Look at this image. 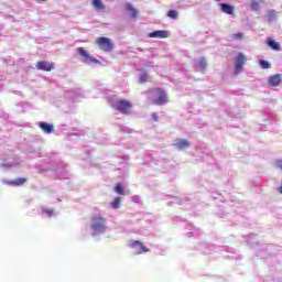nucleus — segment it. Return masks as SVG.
<instances>
[{
	"mask_svg": "<svg viewBox=\"0 0 282 282\" xmlns=\"http://www.w3.org/2000/svg\"><path fill=\"white\" fill-rule=\"evenodd\" d=\"M22 164L21 160L17 156L7 158L2 161V169L4 171H12V169H19V166Z\"/></svg>",
	"mask_w": 282,
	"mask_h": 282,
	"instance_id": "5",
	"label": "nucleus"
},
{
	"mask_svg": "<svg viewBox=\"0 0 282 282\" xmlns=\"http://www.w3.org/2000/svg\"><path fill=\"white\" fill-rule=\"evenodd\" d=\"M113 109H117V111H120V113H129V109H131V101L121 99L118 101H115L112 104Z\"/></svg>",
	"mask_w": 282,
	"mask_h": 282,
	"instance_id": "7",
	"label": "nucleus"
},
{
	"mask_svg": "<svg viewBox=\"0 0 282 282\" xmlns=\"http://www.w3.org/2000/svg\"><path fill=\"white\" fill-rule=\"evenodd\" d=\"M126 10L130 13L131 19H135L138 17V10L133 8V4L130 2L126 3Z\"/></svg>",
	"mask_w": 282,
	"mask_h": 282,
	"instance_id": "21",
	"label": "nucleus"
},
{
	"mask_svg": "<svg viewBox=\"0 0 282 282\" xmlns=\"http://www.w3.org/2000/svg\"><path fill=\"white\" fill-rule=\"evenodd\" d=\"M186 202H191V199L188 197H173L171 204L182 206V204H186Z\"/></svg>",
	"mask_w": 282,
	"mask_h": 282,
	"instance_id": "22",
	"label": "nucleus"
},
{
	"mask_svg": "<svg viewBox=\"0 0 282 282\" xmlns=\"http://www.w3.org/2000/svg\"><path fill=\"white\" fill-rule=\"evenodd\" d=\"M139 52H142V48H139Z\"/></svg>",
	"mask_w": 282,
	"mask_h": 282,
	"instance_id": "41",
	"label": "nucleus"
},
{
	"mask_svg": "<svg viewBox=\"0 0 282 282\" xmlns=\"http://www.w3.org/2000/svg\"><path fill=\"white\" fill-rule=\"evenodd\" d=\"M173 147L178 151H184V149H188V147H191V142L186 139H176Z\"/></svg>",
	"mask_w": 282,
	"mask_h": 282,
	"instance_id": "12",
	"label": "nucleus"
},
{
	"mask_svg": "<svg viewBox=\"0 0 282 282\" xmlns=\"http://www.w3.org/2000/svg\"><path fill=\"white\" fill-rule=\"evenodd\" d=\"M274 166H275V169H279L280 171H282V159L275 160Z\"/></svg>",
	"mask_w": 282,
	"mask_h": 282,
	"instance_id": "32",
	"label": "nucleus"
},
{
	"mask_svg": "<svg viewBox=\"0 0 282 282\" xmlns=\"http://www.w3.org/2000/svg\"><path fill=\"white\" fill-rule=\"evenodd\" d=\"M259 65H260L261 69H270V67H272V64H270V62H268L265 59H260Z\"/></svg>",
	"mask_w": 282,
	"mask_h": 282,
	"instance_id": "25",
	"label": "nucleus"
},
{
	"mask_svg": "<svg viewBox=\"0 0 282 282\" xmlns=\"http://www.w3.org/2000/svg\"><path fill=\"white\" fill-rule=\"evenodd\" d=\"M149 98L153 105H166L169 100L166 99V91L161 88H153L149 91Z\"/></svg>",
	"mask_w": 282,
	"mask_h": 282,
	"instance_id": "1",
	"label": "nucleus"
},
{
	"mask_svg": "<svg viewBox=\"0 0 282 282\" xmlns=\"http://www.w3.org/2000/svg\"><path fill=\"white\" fill-rule=\"evenodd\" d=\"M281 82H282V75L276 74L269 77L268 85L269 87H279V85H281Z\"/></svg>",
	"mask_w": 282,
	"mask_h": 282,
	"instance_id": "14",
	"label": "nucleus"
},
{
	"mask_svg": "<svg viewBox=\"0 0 282 282\" xmlns=\"http://www.w3.org/2000/svg\"><path fill=\"white\" fill-rule=\"evenodd\" d=\"M123 131H124L126 133H129V130H128V128H124V129H123Z\"/></svg>",
	"mask_w": 282,
	"mask_h": 282,
	"instance_id": "38",
	"label": "nucleus"
},
{
	"mask_svg": "<svg viewBox=\"0 0 282 282\" xmlns=\"http://www.w3.org/2000/svg\"><path fill=\"white\" fill-rule=\"evenodd\" d=\"M97 45L102 52H111V50H113V42H111L109 37H99Z\"/></svg>",
	"mask_w": 282,
	"mask_h": 282,
	"instance_id": "8",
	"label": "nucleus"
},
{
	"mask_svg": "<svg viewBox=\"0 0 282 282\" xmlns=\"http://www.w3.org/2000/svg\"><path fill=\"white\" fill-rule=\"evenodd\" d=\"M29 155H31V158H41V150H36V151H29Z\"/></svg>",
	"mask_w": 282,
	"mask_h": 282,
	"instance_id": "31",
	"label": "nucleus"
},
{
	"mask_svg": "<svg viewBox=\"0 0 282 282\" xmlns=\"http://www.w3.org/2000/svg\"><path fill=\"white\" fill-rule=\"evenodd\" d=\"M139 80H140L141 84L147 83V80H149V74L142 73V74L140 75Z\"/></svg>",
	"mask_w": 282,
	"mask_h": 282,
	"instance_id": "30",
	"label": "nucleus"
},
{
	"mask_svg": "<svg viewBox=\"0 0 282 282\" xmlns=\"http://www.w3.org/2000/svg\"><path fill=\"white\" fill-rule=\"evenodd\" d=\"M151 117H152V120H153L154 122H158V120H159V118H158V112H152Z\"/></svg>",
	"mask_w": 282,
	"mask_h": 282,
	"instance_id": "35",
	"label": "nucleus"
},
{
	"mask_svg": "<svg viewBox=\"0 0 282 282\" xmlns=\"http://www.w3.org/2000/svg\"><path fill=\"white\" fill-rule=\"evenodd\" d=\"M267 45L271 47V50H274L275 52H279V50H281V44H279V42L274 41L273 39H269L267 41Z\"/></svg>",
	"mask_w": 282,
	"mask_h": 282,
	"instance_id": "20",
	"label": "nucleus"
},
{
	"mask_svg": "<svg viewBox=\"0 0 282 282\" xmlns=\"http://www.w3.org/2000/svg\"><path fill=\"white\" fill-rule=\"evenodd\" d=\"M36 1H37V3H43V2H45L47 0H36Z\"/></svg>",
	"mask_w": 282,
	"mask_h": 282,
	"instance_id": "37",
	"label": "nucleus"
},
{
	"mask_svg": "<svg viewBox=\"0 0 282 282\" xmlns=\"http://www.w3.org/2000/svg\"><path fill=\"white\" fill-rule=\"evenodd\" d=\"M167 17H169L170 19L175 20V19H177L178 13H177V11H175V10H170V11L167 12Z\"/></svg>",
	"mask_w": 282,
	"mask_h": 282,
	"instance_id": "28",
	"label": "nucleus"
},
{
	"mask_svg": "<svg viewBox=\"0 0 282 282\" xmlns=\"http://www.w3.org/2000/svg\"><path fill=\"white\" fill-rule=\"evenodd\" d=\"M120 197H117L110 203V208H112V210H118V208H120Z\"/></svg>",
	"mask_w": 282,
	"mask_h": 282,
	"instance_id": "23",
	"label": "nucleus"
},
{
	"mask_svg": "<svg viewBox=\"0 0 282 282\" xmlns=\"http://www.w3.org/2000/svg\"><path fill=\"white\" fill-rule=\"evenodd\" d=\"M65 97L69 98L73 101H76L79 98H83V90L82 89L68 90L65 93Z\"/></svg>",
	"mask_w": 282,
	"mask_h": 282,
	"instance_id": "11",
	"label": "nucleus"
},
{
	"mask_svg": "<svg viewBox=\"0 0 282 282\" xmlns=\"http://www.w3.org/2000/svg\"><path fill=\"white\" fill-rule=\"evenodd\" d=\"M93 6L96 10H105V4L101 0H93Z\"/></svg>",
	"mask_w": 282,
	"mask_h": 282,
	"instance_id": "24",
	"label": "nucleus"
},
{
	"mask_svg": "<svg viewBox=\"0 0 282 282\" xmlns=\"http://www.w3.org/2000/svg\"><path fill=\"white\" fill-rule=\"evenodd\" d=\"M213 198L214 199H220V202H224V196H221V194H214Z\"/></svg>",
	"mask_w": 282,
	"mask_h": 282,
	"instance_id": "34",
	"label": "nucleus"
},
{
	"mask_svg": "<svg viewBox=\"0 0 282 282\" xmlns=\"http://www.w3.org/2000/svg\"><path fill=\"white\" fill-rule=\"evenodd\" d=\"M115 192H116L118 195H124V188L122 187V184H121V183H118V184L115 186Z\"/></svg>",
	"mask_w": 282,
	"mask_h": 282,
	"instance_id": "27",
	"label": "nucleus"
},
{
	"mask_svg": "<svg viewBox=\"0 0 282 282\" xmlns=\"http://www.w3.org/2000/svg\"><path fill=\"white\" fill-rule=\"evenodd\" d=\"M131 199H132V202H133L134 204H140V202H141V198H140V196H138V195L132 196Z\"/></svg>",
	"mask_w": 282,
	"mask_h": 282,
	"instance_id": "33",
	"label": "nucleus"
},
{
	"mask_svg": "<svg viewBox=\"0 0 282 282\" xmlns=\"http://www.w3.org/2000/svg\"><path fill=\"white\" fill-rule=\"evenodd\" d=\"M246 55L241 52L237 53L234 65H235V74H241L243 70V66L246 65Z\"/></svg>",
	"mask_w": 282,
	"mask_h": 282,
	"instance_id": "6",
	"label": "nucleus"
},
{
	"mask_svg": "<svg viewBox=\"0 0 282 282\" xmlns=\"http://www.w3.org/2000/svg\"><path fill=\"white\" fill-rule=\"evenodd\" d=\"M216 1H221V0H216Z\"/></svg>",
	"mask_w": 282,
	"mask_h": 282,
	"instance_id": "42",
	"label": "nucleus"
},
{
	"mask_svg": "<svg viewBox=\"0 0 282 282\" xmlns=\"http://www.w3.org/2000/svg\"><path fill=\"white\" fill-rule=\"evenodd\" d=\"M250 7L251 10H253L254 12H257V10H259L260 8L259 2L257 0H252Z\"/></svg>",
	"mask_w": 282,
	"mask_h": 282,
	"instance_id": "29",
	"label": "nucleus"
},
{
	"mask_svg": "<svg viewBox=\"0 0 282 282\" xmlns=\"http://www.w3.org/2000/svg\"><path fill=\"white\" fill-rule=\"evenodd\" d=\"M123 160H129V156L124 155V156H123Z\"/></svg>",
	"mask_w": 282,
	"mask_h": 282,
	"instance_id": "40",
	"label": "nucleus"
},
{
	"mask_svg": "<svg viewBox=\"0 0 282 282\" xmlns=\"http://www.w3.org/2000/svg\"><path fill=\"white\" fill-rule=\"evenodd\" d=\"M39 127L43 131V133H46L47 135H50V133H54V124L52 123L42 121L39 123Z\"/></svg>",
	"mask_w": 282,
	"mask_h": 282,
	"instance_id": "16",
	"label": "nucleus"
},
{
	"mask_svg": "<svg viewBox=\"0 0 282 282\" xmlns=\"http://www.w3.org/2000/svg\"><path fill=\"white\" fill-rule=\"evenodd\" d=\"M93 237H96V235H102L105 232V229L107 226L105 225V218L102 217H95L93 218Z\"/></svg>",
	"mask_w": 282,
	"mask_h": 282,
	"instance_id": "4",
	"label": "nucleus"
},
{
	"mask_svg": "<svg viewBox=\"0 0 282 282\" xmlns=\"http://www.w3.org/2000/svg\"><path fill=\"white\" fill-rule=\"evenodd\" d=\"M18 107H21V112L23 113L25 111V104H19Z\"/></svg>",
	"mask_w": 282,
	"mask_h": 282,
	"instance_id": "36",
	"label": "nucleus"
},
{
	"mask_svg": "<svg viewBox=\"0 0 282 282\" xmlns=\"http://www.w3.org/2000/svg\"><path fill=\"white\" fill-rule=\"evenodd\" d=\"M219 6H220L221 12H224L225 14H234L235 8L232 6L224 2L219 3Z\"/></svg>",
	"mask_w": 282,
	"mask_h": 282,
	"instance_id": "18",
	"label": "nucleus"
},
{
	"mask_svg": "<svg viewBox=\"0 0 282 282\" xmlns=\"http://www.w3.org/2000/svg\"><path fill=\"white\" fill-rule=\"evenodd\" d=\"M194 69L196 72H204L206 69V57H200L199 59H194L193 62Z\"/></svg>",
	"mask_w": 282,
	"mask_h": 282,
	"instance_id": "13",
	"label": "nucleus"
},
{
	"mask_svg": "<svg viewBox=\"0 0 282 282\" xmlns=\"http://www.w3.org/2000/svg\"><path fill=\"white\" fill-rule=\"evenodd\" d=\"M230 41H241L243 39V33H235L229 36Z\"/></svg>",
	"mask_w": 282,
	"mask_h": 282,
	"instance_id": "26",
	"label": "nucleus"
},
{
	"mask_svg": "<svg viewBox=\"0 0 282 282\" xmlns=\"http://www.w3.org/2000/svg\"><path fill=\"white\" fill-rule=\"evenodd\" d=\"M43 213H54L53 210H43Z\"/></svg>",
	"mask_w": 282,
	"mask_h": 282,
	"instance_id": "39",
	"label": "nucleus"
},
{
	"mask_svg": "<svg viewBox=\"0 0 282 282\" xmlns=\"http://www.w3.org/2000/svg\"><path fill=\"white\" fill-rule=\"evenodd\" d=\"M68 165L63 163V162H58L56 163V165L54 166L53 171L56 175L57 180H69V170Z\"/></svg>",
	"mask_w": 282,
	"mask_h": 282,
	"instance_id": "2",
	"label": "nucleus"
},
{
	"mask_svg": "<svg viewBox=\"0 0 282 282\" xmlns=\"http://www.w3.org/2000/svg\"><path fill=\"white\" fill-rule=\"evenodd\" d=\"M36 69H40V72H52V69H54V64L50 62H39L36 64Z\"/></svg>",
	"mask_w": 282,
	"mask_h": 282,
	"instance_id": "15",
	"label": "nucleus"
},
{
	"mask_svg": "<svg viewBox=\"0 0 282 282\" xmlns=\"http://www.w3.org/2000/svg\"><path fill=\"white\" fill-rule=\"evenodd\" d=\"M169 36V31L156 30L149 33L150 39H166Z\"/></svg>",
	"mask_w": 282,
	"mask_h": 282,
	"instance_id": "17",
	"label": "nucleus"
},
{
	"mask_svg": "<svg viewBox=\"0 0 282 282\" xmlns=\"http://www.w3.org/2000/svg\"><path fill=\"white\" fill-rule=\"evenodd\" d=\"M129 246L132 250H137V254H144V252H149V248L144 247V245L138 240H131Z\"/></svg>",
	"mask_w": 282,
	"mask_h": 282,
	"instance_id": "10",
	"label": "nucleus"
},
{
	"mask_svg": "<svg viewBox=\"0 0 282 282\" xmlns=\"http://www.w3.org/2000/svg\"><path fill=\"white\" fill-rule=\"evenodd\" d=\"M264 21L265 23H272V21H276V11L275 10H270L265 15H264Z\"/></svg>",
	"mask_w": 282,
	"mask_h": 282,
	"instance_id": "19",
	"label": "nucleus"
},
{
	"mask_svg": "<svg viewBox=\"0 0 282 282\" xmlns=\"http://www.w3.org/2000/svg\"><path fill=\"white\" fill-rule=\"evenodd\" d=\"M28 182L26 177H18L15 180H8V178H2V184H6V186H23Z\"/></svg>",
	"mask_w": 282,
	"mask_h": 282,
	"instance_id": "9",
	"label": "nucleus"
},
{
	"mask_svg": "<svg viewBox=\"0 0 282 282\" xmlns=\"http://www.w3.org/2000/svg\"><path fill=\"white\" fill-rule=\"evenodd\" d=\"M77 52L82 58V63H84L85 65H100V61H98L97 58H94L89 52L85 51V48L83 47H78Z\"/></svg>",
	"mask_w": 282,
	"mask_h": 282,
	"instance_id": "3",
	"label": "nucleus"
}]
</instances>
